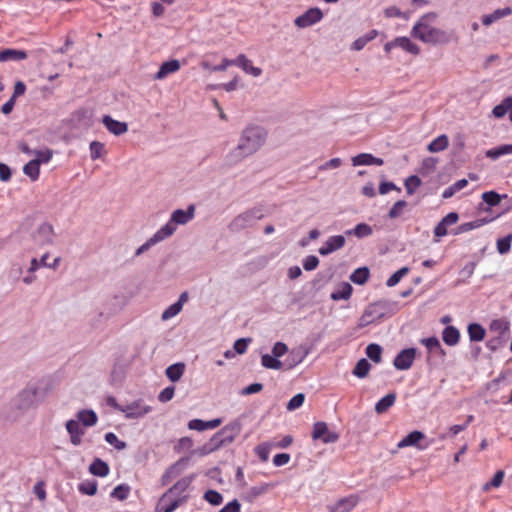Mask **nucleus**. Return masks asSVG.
<instances>
[{"instance_id":"f257e3e1","label":"nucleus","mask_w":512,"mask_h":512,"mask_svg":"<svg viewBox=\"0 0 512 512\" xmlns=\"http://www.w3.org/2000/svg\"><path fill=\"white\" fill-rule=\"evenodd\" d=\"M267 132L258 125H249L241 132L238 144L226 155V163L236 165L255 154L266 142Z\"/></svg>"},{"instance_id":"f03ea898","label":"nucleus","mask_w":512,"mask_h":512,"mask_svg":"<svg viewBox=\"0 0 512 512\" xmlns=\"http://www.w3.org/2000/svg\"><path fill=\"white\" fill-rule=\"evenodd\" d=\"M437 19L434 12L423 15L411 30V36L430 45H445L453 40V32L433 26Z\"/></svg>"},{"instance_id":"7ed1b4c3","label":"nucleus","mask_w":512,"mask_h":512,"mask_svg":"<svg viewBox=\"0 0 512 512\" xmlns=\"http://www.w3.org/2000/svg\"><path fill=\"white\" fill-rule=\"evenodd\" d=\"M44 399L41 388L35 384H29L22 389L13 399V405L17 410L28 411L36 408Z\"/></svg>"},{"instance_id":"20e7f679","label":"nucleus","mask_w":512,"mask_h":512,"mask_svg":"<svg viewBox=\"0 0 512 512\" xmlns=\"http://www.w3.org/2000/svg\"><path fill=\"white\" fill-rule=\"evenodd\" d=\"M241 428L242 426L239 421H233L214 434L208 443L215 452L221 447L231 444L240 434Z\"/></svg>"},{"instance_id":"39448f33","label":"nucleus","mask_w":512,"mask_h":512,"mask_svg":"<svg viewBox=\"0 0 512 512\" xmlns=\"http://www.w3.org/2000/svg\"><path fill=\"white\" fill-rule=\"evenodd\" d=\"M194 214H195L194 205L188 206V208L186 210L177 209L172 212L168 223H166L158 231L167 233V238H168L174 234V232L176 231L177 225L187 224L194 218Z\"/></svg>"},{"instance_id":"423d86ee","label":"nucleus","mask_w":512,"mask_h":512,"mask_svg":"<svg viewBox=\"0 0 512 512\" xmlns=\"http://www.w3.org/2000/svg\"><path fill=\"white\" fill-rule=\"evenodd\" d=\"M264 216L262 209L254 207L237 215L230 223L229 230L232 232H239L245 228L253 226L256 221L262 219Z\"/></svg>"},{"instance_id":"0eeeda50","label":"nucleus","mask_w":512,"mask_h":512,"mask_svg":"<svg viewBox=\"0 0 512 512\" xmlns=\"http://www.w3.org/2000/svg\"><path fill=\"white\" fill-rule=\"evenodd\" d=\"M31 239L37 247L53 245L55 239L53 226L47 222L41 223L32 231Z\"/></svg>"},{"instance_id":"6e6552de","label":"nucleus","mask_w":512,"mask_h":512,"mask_svg":"<svg viewBox=\"0 0 512 512\" xmlns=\"http://www.w3.org/2000/svg\"><path fill=\"white\" fill-rule=\"evenodd\" d=\"M115 407L125 414L128 419H138L151 411V407L145 405L141 400L133 401L125 406L115 404Z\"/></svg>"},{"instance_id":"1a4fd4ad","label":"nucleus","mask_w":512,"mask_h":512,"mask_svg":"<svg viewBox=\"0 0 512 512\" xmlns=\"http://www.w3.org/2000/svg\"><path fill=\"white\" fill-rule=\"evenodd\" d=\"M312 438L321 440L325 444L335 443L339 439V435L329 430L325 422H316L313 426Z\"/></svg>"},{"instance_id":"9d476101","label":"nucleus","mask_w":512,"mask_h":512,"mask_svg":"<svg viewBox=\"0 0 512 512\" xmlns=\"http://www.w3.org/2000/svg\"><path fill=\"white\" fill-rule=\"evenodd\" d=\"M194 477L185 476L177 481L166 493L162 495L159 501V505H162L164 502L170 499L171 496H175L176 498L181 497V494L191 485Z\"/></svg>"},{"instance_id":"9b49d317","label":"nucleus","mask_w":512,"mask_h":512,"mask_svg":"<svg viewBox=\"0 0 512 512\" xmlns=\"http://www.w3.org/2000/svg\"><path fill=\"white\" fill-rule=\"evenodd\" d=\"M426 438L425 434L421 431H412L407 436H405L401 441L398 442L397 448L402 449L406 447H415L419 450L427 449L428 445L422 444V441Z\"/></svg>"},{"instance_id":"f8f14e48","label":"nucleus","mask_w":512,"mask_h":512,"mask_svg":"<svg viewBox=\"0 0 512 512\" xmlns=\"http://www.w3.org/2000/svg\"><path fill=\"white\" fill-rule=\"evenodd\" d=\"M323 17L319 8H310L304 14L298 16L294 23L299 28H306L319 22Z\"/></svg>"},{"instance_id":"ddd939ff","label":"nucleus","mask_w":512,"mask_h":512,"mask_svg":"<svg viewBox=\"0 0 512 512\" xmlns=\"http://www.w3.org/2000/svg\"><path fill=\"white\" fill-rule=\"evenodd\" d=\"M415 355L416 350L414 348L404 349L396 355L393 365L398 370H407L412 366Z\"/></svg>"},{"instance_id":"4468645a","label":"nucleus","mask_w":512,"mask_h":512,"mask_svg":"<svg viewBox=\"0 0 512 512\" xmlns=\"http://www.w3.org/2000/svg\"><path fill=\"white\" fill-rule=\"evenodd\" d=\"M359 502L356 495H350L339 499L336 503L328 507L329 512H351Z\"/></svg>"},{"instance_id":"2eb2a0df","label":"nucleus","mask_w":512,"mask_h":512,"mask_svg":"<svg viewBox=\"0 0 512 512\" xmlns=\"http://www.w3.org/2000/svg\"><path fill=\"white\" fill-rule=\"evenodd\" d=\"M181 68V63L177 59H171L169 61L163 62L158 72L153 76L154 80H164L166 77H168L171 74H174L178 72Z\"/></svg>"},{"instance_id":"dca6fc26","label":"nucleus","mask_w":512,"mask_h":512,"mask_svg":"<svg viewBox=\"0 0 512 512\" xmlns=\"http://www.w3.org/2000/svg\"><path fill=\"white\" fill-rule=\"evenodd\" d=\"M65 427L70 436L71 443L74 446H79L82 443V436L85 434L81 424L77 420L70 419L66 422Z\"/></svg>"},{"instance_id":"f3484780","label":"nucleus","mask_w":512,"mask_h":512,"mask_svg":"<svg viewBox=\"0 0 512 512\" xmlns=\"http://www.w3.org/2000/svg\"><path fill=\"white\" fill-rule=\"evenodd\" d=\"M345 237L342 235L331 236L327 241L319 248V253L322 256L329 255L334 251L341 249L345 245Z\"/></svg>"},{"instance_id":"a211bd4d","label":"nucleus","mask_w":512,"mask_h":512,"mask_svg":"<svg viewBox=\"0 0 512 512\" xmlns=\"http://www.w3.org/2000/svg\"><path fill=\"white\" fill-rule=\"evenodd\" d=\"M102 123L107 128V130L116 135L120 136L122 134H125L128 131V125L125 122H120L115 119H113L109 115H105L102 119Z\"/></svg>"},{"instance_id":"6ab92c4d","label":"nucleus","mask_w":512,"mask_h":512,"mask_svg":"<svg viewBox=\"0 0 512 512\" xmlns=\"http://www.w3.org/2000/svg\"><path fill=\"white\" fill-rule=\"evenodd\" d=\"M234 65L240 67L246 73L251 74L254 77H258L262 73V70L253 66L252 62L244 54L238 55V57L234 60Z\"/></svg>"},{"instance_id":"aec40b11","label":"nucleus","mask_w":512,"mask_h":512,"mask_svg":"<svg viewBox=\"0 0 512 512\" xmlns=\"http://www.w3.org/2000/svg\"><path fill=\"white\" fill-rule=\"evenodd\" d=\"M352 164H353V166H360V165L381 166L384 164V161L382 158L374 157L372 154L361 153L352 158Z\"/></svg>"},{"instance_id":"412c9836","label":"nucleus","mask_w":512,"mask_h":512,"mask_svg":"<svg viewBox=\"0 0 512 512\" xmlns=\"http://www.w3.org/2000/svg\"><path fill=\"white\" fill-rule=\"evenodd\" d=\"M27 58V53L23 50H17V49H3L0 51V60L2 62H8V61H22Z\"/></svg>"},{"instance_id":"4be33fe9","label":"nucleus","mask_w":512,"mask_h":512,"mask_svg":"<svg viewBox=\"0 0 512 512\" xmlns=\"http://www.w3.org/2000/svg\"><path fill=\"white\" fill-rule=\"evenodd\" d=\"M186 459H180L175 464L169 467V469L162 476L163 484L169 483L173 478L178 476L186 466Z\"/></svg>"},{"instance_id":"5701e85b","label":"nucleus","mask_w":512,"mask_h":512,"mask_svg":"<svg viewBox=\"0 0 512 512\" xmlns=\"http://www.w3.org/2000/svg\"><path fill=\"white\" fill-rule=\"evenodd\" d=\"M167 233L157 231L152 237H150L144 244H142L135 252L136 256H140L144 252L148 251L152 246L165 240Z\"/></svg>"},{"instance_id":"b1692460","label":"nucleus","mask_w":512,"mask_h":512,"mask_svg":"<svg viewBox=\"0 0 512 512\" xmlns=\"http://www.w3.org/2000/svg\"><path fill=\"white\" fill-rule=\"evenodd\" d=\"M77 421L85 427L94 426L98 417L93 410L83 409L77 413Z\"/></svg>"},{"instance_id":"393cba45","label":"nucleus","mask_w":512,"mask_h":512,"mask_svg":"<svg viewBox=\"0 0 512 512\" xmlns=\"http://www.w3.org/2000/svg\"><path fill=\"white\" fill-rule=\"evenodd\" d=\"M442 339L445 344L455 346L460 339L459 330L454 326H447L442 332Z\"/></svg>"},{"instance_id":"a878e982","label":"nucleus","mask_w":512,"mask_h":512,"mask_svg":"<svg viewBox=\"0 0 512 512\" xmlns=\"http://www.w3.org/2000/svg\"><path fill=\"white\" fill-rule=\"evenodd\" d=\"M512 13V9L509 8V7H506V8H503V9H497L495 10L493 13L491 14H488V15H484L482 17V23L485 25V26H489L491 25L492 23H494L495 21L505 17V16H508Z\"/></svg>"},{"instance_id":"bb28decb","label":"nucleus","mask_w":512,"mask_h":512,"mask_svg":"<svg viewBox=\"0 0 512 512\" xmlns=\"http://www.w3.org/2000/svg\"><path fill=\"white\" fill-rule=\"evenodd\" d=\"M185 371V364L182 362L175 363L167 367L165 374L172 381L177 382L181 379Z\"/></svg>"},{"instance_id":"cd10ccee","label":"nucleus","mask_w":512,"mask_h":512,"mask_svg":"<svg viewBox=\"0 0 512 512\" xmlns=\"http://www.w3.org/2000/svg\"><path fill=\"white\" fill-rule=\"evenodd\" d=\"M396 400L395 393H389L380 399L375 405V411L377 414L385 413L390 407H392Z\"/></svg>"},{"instance_id":"c85d7f7f","label":"nucleus","mask_w":512,"mask_h":512,"mask_svg":"<svg viewBox=\"0 0 512 512\" xmlns=\"http://www.w3.org/2000/svg\"><path fill=\"white\" fill-rule=\"evenodd\" d=\"M395 43L397 47H400L401 49L405 50L406 52L418 55L420 53V49L418 45L413 43L409 38L407 37H397L395 38Z\"/></svg>"},{"instance_id":"c756f323","label":"nucleus","mask_w":512,"mask_h":512,"mask_svg":"<svg viewBox=\"0 0 512 512\" xmlns=\"http://www.w3.org/2000/svg\"><path fill=\"white\" fill-rule=\"evenodd\" d=\"M512 154V144H505L485 152V156L492 160H497L499 157Z\"/></svg>"},{"instance_id":"7c9ffc66","label":"nucleus","mask_w":512,"mask_h":512,"mask_svg":"<svg viewBox=\"0 0 512 512\" xmlns=\"http://www.w3.org/2000/svg\"><path fill=\"white\" fill-rule=\"evenodd\" d=\"M91 474L99 477H104L109 473V466L101 459H95L89 467Z\"/></svg>"},{"instance_id":"2f4dec72","label":"nucleus","mask_w":512,"mask_h":512,"mask_svg":"<svg viewBox=\"0 0 512 512\" xmlns=\"http://www.w3.org/2000/svg\"><path fill=\"white\" fill-rule=\"evenodd\" d=\"M449 145L448 137L443 134L434 139L427 147L428 151L431 153H437L445 150Z\"/></svg>"},{"instance_id":"473e14b6","label":"nucleus","mask_w":512,"mask_h":512,"mask_svg":"<svg viewBox=\"0 0 512 512\" xmlns=\"http://www.w3.org/2000/svg\"><path fill=\"white\" fill-rule=\"evenodd\" d=\"M377 35H378L377 30H371L366 35L361 36L358 39H356L353 42L351 48L355 51H360L366 46L367 43H369L370 41L375 39L377 37Z\"/></svg>"},{"instance_id":"72a5a7b5","label":"nucleus","mask_w":512,"mask_h":512,"mask_svg":"<svg viewBox=\"0 0 512 512\" xmlns=\"http://www.w3.org/2000/svg\"><path fill=\"white\" fill-rule=\"evenodd\" d=\"M512 110V97H506L499 105H496L493 108L492 114L496 118L503 117L507 112L509 114Z\"/></svg>"},{"instance_id":"f704fd0d","label":"nucleus","mask_w":512,"mask_h":512,"mask_svg":"<svg viewBox=\"0 0 512 512\" xmlns=\"http://www.w3.org/2000/svg\"><path fill=\"white\" fill-rule=\"evenodd\" d=\"M489 329L491 332L498 335L500 338L509 330V322L505 319H495L490 323Z\"/></svg>"},{"instance_id":"c9c22d12","label":"nucleus","mask_w":512,"mask_h":512,"mask_svg":"<svg viewBox=\"0 0 512 512\" xmlns=\"http://www.w3.org/2000/svg\"><path fill=\"white\" fill-rule=\"evenodd\" d=\"M23 172L27 175L32 181L38 179L40 174V164L38 160L32 159L23 167Z\"/></svg>"},{"instance_id":"e433bc0d","label":"nucleus","mask_w":512,"mask_h":512,"mask_svg":"<svg viewBox=\"0 0 512 512\" xmlns=\"http://www.w3.org/2000/svg\"><path fill=\"white\" fill-rule=\"evenodd\" d=\"M308 353L307 349L302 348L292 350L289 355L290 362L288 364V368L290 369L300 364L306 358Z\"/></svg>"},{"instance_id":"4c0bfd02","label":"nucleus","mask_w":512,"mask_h":512,"mask_svg":"<svg viewBox=\"0 0 512 512\" xmlns=\"http://www.w3.org/2000/svg\"><path fill=\"white\" fill-rule=\"evenodd\" d=\"M492 220H493V218H491V219L482 218V219H476L474 221L463 223L458 227V233H464V232H468L473 229L480 228L483 225L491 222Z\"/></svg>"},{"instance_id":"58836bf2","label":"nucleus","mask_w":512,"mask_h":512,"mask_svg":"<svg viewBox=\"0 0 512 512\" xmlns=\"http://www.w3.org/2000/svg\"><path fill=\"white\" fill-rule=\"evenodd\" d=\"M507 195H500L495 191H487L484 192L481 196L484 203H486L489 207H494L500 204L502 198H506Z\"/></svg>"},{"instance_id":"ea45409f","label":"nucleus","mask_w":512,"mask_h":512,"mask_svg":"<svg viewBox=\"0 0 512 512\" xmlns=\"http://www.w3.org/2000/svg\"><path fill=\"white\" fill-rule=\"evenodd\" d=\"M504 477H505V472L503 470H498L493 478L491 479V481L489 482H486L483 486H482V490L484 492H488L490 491V489L492 488H499L502 483H503V480H504Z\"/></svg>"},{"instance_id":"a19ab883","label":"nucleus","mask_w":512,"mask_h":512,"mask_svg":"<svg viewBox=\"0 0 512 512\" xmlns=\"http://www.w3.org/2000/svg\"><path fill=\"white\" fill-rule=\"evenodd\" d=\"M372 228L366 223H360L354 229L346 231L347 235H355L358 238L368 237L372 234Z\"/></svg>"},{"instance_id":"79ce46f5","label":"nucleus","mask_w":512,"mask_h":512,"mask_svg":"<svg viewBox=\"0 0 512 512\" xmlns=\"http://www.w3.org/2000/svg\"><path fill=\"white\" fill-rule=\"evenodd\" d=\"M370 272L367 267H361L356 269L350 276V280L355 283L362 285L364 284L368 278H369Z\"/></svg>"},{"instance_id":"37998d69","label":"nucleus","mask_w":512,"mask_h":512,"mask_svg":"<svg viewBox=\"0 0 512 512\" xmlns=\"http://www.w3.org/2000/svg\"><path fill=\"white\" fill-rule=\"evenodd\" d=\"M468 334L471 341H482L485 337V329L477 323L468 326Z\"/></svg>"},{"instance_id":"c03bdc74","label":"nucleus","mask_w":512,"mask_h":512,"mask_svg":"<svg viewBox=\"0 0 512 512\" xmlns=\"http://www.w3.org/2000/svg\"><path fill=\"white\" fill-rule=\"evenodd\" d=\"M261 364L265 368L279 370L282 368V362L273 354H264L261 357Z\"/></svg>"},{"instance_id":"a18cd8bd","label":"nucleus","mask_w":512,"mask_h":512,"mask_svg":"<svg viewBox=\"0 0 512 512\" xmlns=\"http://www.w3.org/2000/svg\"><path fill=\"white\" fill-rule=\"evenodd\" d=\"M370 368L371 364L366 359L362 358L356 363L353 374L359 378H364L368 375Z\"/></svg>"},{"instance_id":"49530a36","label":"nucleus","mask_w":512,"mask_h":512,"mask_svg":"<svg viewBox=\"0 0 512 512\" xmlns=\"http://www.w3.org/2000/svg\"><path fill=\"white\" fill-rule=\"evenodd\" d=\"M130 493V487L127 484H120L116 486L111 492V497L124 501L128 498Z\"/></svg>"},{"instance_id":"de8ad7c7","label":"nucleus","mask_w":512,"mask_h":512,"mask_svg":"<svg viewBox=\"0 0 512 512\" xmlns=\"http://www.w3.org/2000/svg\"><path fill=\"white\" fill-rule=\"evenodd\" d=\"M367 356L375 363L381 361L382 348L378 344H369L366 348Z\"/></svg>"},{"instance_id":"09e8293b","label":"nucleus","mask_w":512,"mask_h":512,"mask_svg":"<svg viewBox=\"0 0 512 512\" xmlns=\"http://www.w3.org/2000/svg\"><path fill=\"white\" fill-rule=\"evenodd\" d=\"M352 293V287L348 283H344L341 289L332 293L331 297L333 300H347L350 298Z\"/></svg>"},{"instance_id":"8fccbe9b","label":"nucleus","mask_w":512,"mask_h":512,"mask_svg":"<svg viewBox=\"0 0 512 512\" xmlns=\"http://www.w3.org/2000/svg\"><path fill=\"white\" fill-rule=\"evenodd\" d=\"M438 160L434 157H427L422 161L420 173L428 175L432 173L437 166Z\"/></svg>"},{"instance_id":"3c124183","label":"nucleus","mask_w":512,"mask_h":512,"mask_svg":"<svg viewBox=\"0 0 512 512\" xmlns=\"http://www.w3.org/2000/svg\"><path fill=\"white\" fill-rule=\"evenodd\" d=\"M274 446L272 443H261L256 446L255 452L258 455V457L261 459V461L266 462L269 458V454L271 451V448Z\"/></svg>"},{"instance_id":"603ef678","label":"nucleus","mask_w":512,"mask_h":512,"mask_svg":"<svg viewBox=\"0 0 512 512\" xmlns=\"http://www.w3.org/2000/svg\"><path fill=\"white\" fill-rule=\"evenodd\" d=\"M409 272V268L408 267H402L401 269H399L398 271H396L395 273H393L387 280L386 282V285L388 287H393L395 286L396 284H398L400 282V280L405 276L407 275Z\"/></svg>"},{"instance_id":"864d4df0","label":"nucleus","mask_w":512,"mask_h":512,"mask_svg":"<svg viewBox=\"0 0 512 512\" xmlns=\"http://www.w3.org/2000/svg\"><path fill=\"white\" fill-rule=\"evenodd\" d=\"M79 491L82 494L93 496L97 492V482L96 481H85L79 484Z\"/></svg>"},{"instance_id":"5fc2aeb1","label":"nucleus","mask_w":512,"mask_h":512,"mask_svg":"<svg viewBox=\"0 0 512 512\" xmlns=\"http://www.w3.org/2000/svg\"><path fill=\"white\" fill-rule=\"evenodd\" d=\"M512 242V234H508L504 238L498 239L497 250L500 254H506L509 252Z\"/></svg>"},{"instance_id":"6e6d98bb","label":"nucleus","mask_w":512,"mask_h":512,"mask_svg":"<svg viewBox=\"0 0 512 512\" xmlns=\"http://www.w3.org/2000/svg\"><path fill=\"white\" fill-rule=\"evenodd\" d=\"M181 304L180 303H174L170 305L167 309H165L161 315V319L163 321L169 320L172 317L176 316L181 311Z\"/></svg>"},{"instance_id":"4d7b16f0","label":"nucleus","mask_w":512,"mask_h":512,"mask_svg":"<svg viewBox=\"0 0 512 512\" xmlns=\"http://www.w3.org/2000/svg\"><path fill=\"white\" fill-rule=\"evenodd\" d=\"M420 185L421 180L418 176L413 175L405 180V187L409 195H412Z\"/></svg>"},{"instance_id":"13d9d810","label":"nucleus","mask_w":512,"mask_h":512,"mask_svg":"<svg viewBox=\"0 0 512 512\" xmlns=\"http://www.w3.org/2000/svg\"><path fill=\"white\" fill-rule=\"evenodd\" d=\"M204 499L211 505H220L223 501L222 495L215 490H208L204 494Z\"/></svg>"},{"instance_id":"bf43d9fd","label":"nucleus","mask_w":512,"mask_h":512,"mask_svg":"<svg viewBox=\"0 0 512 512\" xmlns=\"http://www.w3.org/2000/svg\"><path fill=\"white\" fill-rule=\"evenodd\" d=\"M33 155L35 156L34 160H38L39 164L47 163L52 158L53 151L51 149L34 150Z\"/></svg>"},{"instance_id":"052dcab7","label":"nucleus","mask_w":512,"mask_h":512,"mask_svg":"<svg viewBox=\"0 0 512 512\" xmlns=\"http://www.w3.org/2000/svg\"><path fill=\"white\" fill-rule=\"evenodd\" d=\"M305 395L303 393H298L293 396L287 404L288 411H294L297 408L301 407L304 403Z\"/></svg>"},{"instance_id":"680f3d73","label":"nucleus","mask_w":512,"mask_h":512,"mask_svg":"<svg viewBox=\"0 0 512 512\" xmlns=\"http://www.w3.org/2000/svg\"><path fill=\"white\" fill-rule=\"evenodd\" d=\"M407 203L404 200L397 201L389 211L388 216L391 219L397 218L402 214L403 209L406 207Z\"/></svg>"},{"instance_id":"e2e57ef3","label":"nucleus","mask_w":512,"mask_h":512,"mask_svg":"<svg viewBox=\"0 0 512 512\" xmlns=\"http://www.w3.org/2000/svg\"><path fill=\"white\" fill-rule=\"evenodd\" d=\"M105 440L109 444L113 445L117 450H123L126 448V443L120 441L118 437L112 432H109L105 435Z\"/></svg>"},{"instance_id":"0e129e2a","label":"nucleus","mask_w":512,"mask_h":512,"mask_svg":"<svg viewBox=\"0 0 512 512\" xmlns=\"http://www.w3.org/2000/svg\"><path fill=\"white\" fill-rule=\"evenodd\" d=\"M420 342L430 351L434 352L437 348H439L440 341L437 337L432 336L429 338H423L420 340Z\"/></svg>"},{"instance_id":"69168bd1","label":"nucleus","mask_w":512,"mask_h":512,"mask_svg":"<svg viewBox=\"0 0 512 512\" xmlns=\"http://www.w3.org/2000/svg\"><path fill=\"white\" fill-rule=\"evenodd\" d=\"M187 500L186 496L178 497L170 501V503L166 506H162L163 512H173L176 510L181 504H183Z\"/></svg>"},{"instance_id":"338daca9","label":"nucleus","mask_w":512,"mask_h":512,"mask_svg":"<svg viewBox=\"0 0 512 512\" xmlns=\"http://www.w3.org/2000/svg\"><path fill=\"white\" fill-rule=\"evenodd\" d=\"M104 150V145L98 141H93L90 144L91 158L93 160L98 159Z\"/></svg>"},{"instance_id":"774afa93","label":"nucleus","mask_w":512,"mask_h":512,"mask_svg":"<svg viewBox=\"0 0 512 512\" xmlns=\"http://www.w3.org/2000/svg\"><path fill=\"white\" fill-rule=\"evenodd\" d=\"M319 265V259L314 255H309L305 258L303 262V268L306 271H312L317 268Z\"/></svg>"}]
</instances>
